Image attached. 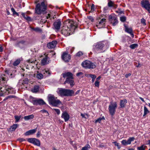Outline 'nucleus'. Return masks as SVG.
I'll list each match as a JSON object with an SVG mask.
<instances>
[{
    "mask_svg": "<svg viewBox=\"0 0 150 150\" xmlns=\"http://www.w3.org/2000/svg\"><path fill=\"white\" fill-rule=\"evenodd\" d=\"M90 148V145L89 144H87L84 147H83L81 150H88Z\"/></svg>",
    "mask_w": 150,
    "mask_h": 150,
    "instance_id": "37",
    "label": "nucleus"
},
{
    "mask_svg": "<svg viewBox=\"0 0 150 150\" xmlns=\"http://www.w3.org/2000/svg\"><path fill=\"white\" fill-rule=\"evenodd\" d=\"M120 20L122 22H124L126 20V17L125 16H122L120 18Z\"/></svg>",
    "mask_w": 150,
    "mask_h": 150,
    "instance_id": "41",
    "label": "nucleus"
},
{
    "mask_svg": "<svg viewBox=\"0 0 150 150\" xmlns=\"http://www.w3.org/2000/svg\"><path fill=\"white\" fill-rule=\"evenodd\" d=\"M108 48L107 43L105 41H100L95 44L93 46V51L96 54L103 53Z\"/></svg>",
    "mask_w": 150,
    "mask_h": 150,
    "instance_id": "2",
    "label": "nucleus"
},
{
    "mask_svg": "<svg viewBox=\"0 0 150 150\" xmlns=\"http://www.w3.org/2000/svg\"><path fill=\"white\" fill-rule=\"evenodd\" d=\"M11 10L12 12L13 13V15H16L17 16H19V14L15 11L14 9L13 8H11Z\"/></svg>",
    "mask_w": 150,
    "mask_h": 150,
    "instance_id": "38",
    "label": "nucleus"
},
{
    "mask_svg": "<svg viewBox=\"0 0 150 150\" xmlns=\"http://www.w3.org/2000/svg\"><path fill=\"white\" fill-rule=\"evenodd\" d=\"M16 98V96H14L10 95L6 97L4 99V100H6L8 99L15 98Z\"/></svg>",
    "mask_w": 150,
    "mask_h": 150,
    "instance_id": "36",
    "label": "nucleus"
},
{
    "mask_svg": "<svg viewBox=\"0 0 150 150\" xmlns=\"http://www.w3.org/2000/svg\"><path fill=\"white\" fill-rule=\"evenodd\" d=\"M94 4H92L91 7V11H93L94 9Z\"/></svg>",
    "mask_w": 150,
    "mask_h": 150,
    "instance_id": "53",
    "label": "nucleus"
},
{
    "mask_svg": "<svg viewBox=\"0 0 150 150\" xmlns=\"http://www.w3.org/2000/svg\"><path fill=\"white\" fill-rule=\"evenodd\" d=\"M134 139L135 138L134 137H129L127 140H123L121 141V142L123 145L126 146L130 144L131 142L133 141Z\"/></svg>",
    "mask_w": 150,
    "mask_h": 150,
    "instance_id": "14",
    "label": "nucleus"
},
{
    "mask_svg": "<svg viewBox=\"0 0 150 150\" xmlns=\"http://www.w3.org/2000/svg\"><path fill=\"white\" fill-rule=\"evenodd\" d=\"M40 134V131H38L36 134L37 137H39Z\"/></svg>",
    "mask_w": 150,
    "mask_h": 150,
    "instance_id": "56",
    "label": "nucleus"
},
{
    "mask_svg": "<svg viewBox=\"0 0 150 150\" xmlns=\"http://www.w3.org/2000/svg\"><path fill=\"white\" fill-rule=\"evenodd\" d=\"M125 31L129 33L132 37H134V35L132 33V29L131 28H129L127 26L125 25Z\"/></svg>",
    "mask_w": 150,
    "mask_h": 150,
    "instance_id": "21",
    "label": "nucleus"
},
{
    "mask_svg": "<svg viewBox=\"0 0 150 150\" xmlns=\"http://www.w3.org/2000/svg\"><path fill=\"white\" fill-rule=\"evenodd\" d=\"M127 103V101L126 99H124L121 100L120 101V108H124L125 107L126 104Z\"/></svg>",
    "mask_w": 150,
    "mask_h": 150,
    "instance_id": "22",
    "label": "nucleus"
},
{
    "mask_svg": "<svg viewBox=\"0 0 150 150\" xmlns=\"http://www.w3.org/2000/svg\"><path fill=\"white\" fill-rule=\"evenodd\" d=\"M27 141L28 142L32 143L36 146H40V140L36 138H28L27 139Z\"/></svg>",
    "mask_w": 150,
    "mask_h": 150,
    "instance_id": "12",
    "label": "nucleus"
},
{
    "mask_svg": "<svg viewBox=\"0 0 150 150\" xmlns=\"http://www.w3.org/2000/svg\"><path fill=\"white\" fill-rule=\"evenodd\" d=\"M131 75V74L130 73H129L128 74H126L125 75V76L126 78H127Z\"/></svg>",
    "mask_w": 150,
    "mask_h": 150,
    "instance_id": "58",
    "label": "nucleus"
},
{
    "mask_svg": "<svg viewBox=\"0 0 150 150\" xmlns=\"http://www.w3.org/2000/svg\"><path fill=\"white\" fill-rule=\"evenodd\" d=\"M31 28L34 31L37 32L41 33L42 31V29L38 27L35 28L31 27Z\"/></svg>",
    "mask_w": 150,
    "mask_h": 150,
    "instance_id": "29",
    "label": "nucleus"
},
{
    "mask_svg": "<svg viewBox=\"0 0 150 150\" xmlns=\"http://www.w3.org/2000/svg\"><path fill=\"white\" fill-rule=\"evenodd\" d=\"M96 86L98 87L99 85V82L98 81H96L94 83Z\"/></svg>",
    "mask_w": 150,
    "mask_h": 150,
    "instance_id": "46",
    "label": "nucleus"
},
{
    "mask_svg": "<svg viewBox=\"0 0 150 150\" xmlns=\"http://www.w3.org/2000/svg\"><path fill=\"white\" fill-rule=\"evenodd\" d=\"M58 92L61 96H75L74 91L69 89L61 88Z\"/></svg>",
    "mask_w": 150,
    "mask_h": 150,
    "instance_id": "6",
    "label": "nucleus"
},
{
    "mask_svg": "<svg viewBox=\"0 0 150 150\" xmlns=\"http://www.w3.org/2000/svg\"><path fill=\"white\" fill-rule=\"evenodd\" d=\"M101 120V117H100L99 118H98V119L96 120L95 123H96L97 122H98V123H100V122Z\"/></svg>",
    "mask_w": 150,
    "mask_h": 150,
    "instance_id": "48",
    "label": "nucleus"
},
{
    "mask_svg": "<svg viewBox=\"0 0 150 150\" xmlns=\"http://www.w3.org/2000/svg\"><path fill=\"white\" fill-rule=\"evenodd\" d=\"M48 100L49 103L53 106L57 107L62 102L59 100L57 99V98H55L53 95H49L48 96Z\"/></svg>",
    "mask_w": 150,
    "mask_h": 150,
    "instance_id": "5",
    "label": "nucleus"
},
{
    "mask_svg": "<svg viewBox=\"0 0 150 150\" xmlns=\"http://www.w3.org/2000/svg\"><path fill=\"white\" fill-rule=\"evenodd\" d=\"M36 131V129H31L27 131L25 134L26 136L29 135L31 134L34 133Z\"/></svg>",
    "mask_w": 150,
    "mask_h": 150,
    "instance_id": "24",
    "label": "nucleus"
},
{
    "mask_svg": "<svg viewBox=\"0 0 150 150\" xmlns=\"http://www.w3.org/2000/svg\"><path fill=\"white\" fill-rule=\"evenodd\" d=\"M76 28L73 21L70 20L67 21L64 23L61 33L65 36L69 35L73 33Z\"/></svg>",
    "mask_w": 150,
    "mask_h": 150,
    "instance_id": "1",
    "label": "nucleus"
},
{
    "mask_svg": "<svg viewBox=\"0 0 150 150\" xmlns=\"http://www.w3.org/2000/svg\"><path fill=\"white\" fill-rule=\"evenodd\" d=\"M62 75L64 78L67 77L64 84L69 83L71 87H73L74 85V81L73 80L74 78L73 74L70 72H66L62 74Z\"/></svg>",
    "mask_w": 150,
    "mask_h": 150,
    "instance_id": "3",
    "label": "nucleus"
},
{
    "mask_svg": "<svg viewBox=\"0 0 150 150\" xmlns=\"http://www.w3.org/2000/svg\"><path fill=\"white\" fill-rule=\"evenodd\" d=\"M87 77H91V78L94 77V76H96L95 75L92 74H86L85 75Z\"/></svg>",
    "mask_w": 150,
    "mask_h": 150,
    "instance_id": "40",
    "label": "nucleus"
},
{
    "mask_svg": "<svg viewBox=\"0 0 150 150\" xmlns=\"http://www.w3.org/2000/svg\"><path fill=\"white\" fill-rule=\"evenodd\" d=\"M117 108V103L116 102H111L108 106L109 111L110 114L113 116L115 114L116 109Z\"/></svg>",
    "mask_w": 150,
    "mask_h": 150,
    "instance_id": "8",
    "label": "nucleus"
},
{
    "mask_svg": "<svg viewBox=\"0 0 150 150\" xmlns=\"http://www.w3.org/2000/svg\"><path fill=\"white\" fill-rule=\"evenodd\" d=\"M146 146L144 145H142L139 147H137V149L138 150H145Z\"/></svg>",
    "mask_w": 150,
    "mask_h": 150,
    "instance_id": "31",
    "label": "nucleus"
},
{
    "mask_svg": "<svg viewBox=\"0 0 150 150\" xmlns=\"http://www.w3.org/2000/svg\"><path fill=\"white\" fill-rule=\"evenodd\" d=\"M96 76H94V77H93L92 78V83H93L94 82L95 79L96 78Z\"/></svg>",
    "mask_w": 150,
    "mask_h": 150,
    "instance_id": "57",
    "label": "nucleus"
},
{
    "mask_svg": "<svg viewBox=\"0 0 150 150\" xmlns=\"http://www.w3.org/2000/svg\"><path fill=\"white\" fill-rule=\"evenodd\" d=\"M141 22L144 25H145L146 24V20L143 18L141 19Z\"/></svg>",
    "mask_w": 150,
    "mask_h": 150,
    "instance_id": "43",
    "label": "nucleus"
},
{
    "mask_svg": "<svg viewBox=\"0 0 150 150\" xmlns=\"http://www.w3.org/2000/svg\"><path fill=\"white\" fill-rule=\"evenodd\" d=\"M139 99H140L141 100H142V102H145V101H144V99H143V98H142L141 97H139Z\"/></svg>",
    "mask_w": 150,
    "mask_h": 150,
    "instance_id": "62",
    "label": "nucleus"
},
{
    "mask_svg": "<svg viewBox=\"0 0 150 150\" xmlns=\"http://www.w3.org/2000/svg\"><path fill=\"white\" fill-rule=\"evenodd\" d=\"M57 43V42L56 41H53L49 43L47 45V47L49 49L53 48L56 46Z\"/></svg>",
    "mask_w": 150,
    "mask_h": 150,
    "instance_id": "18",
    "label": "nucleus"
},
{
    "mask_svg": "<svg viewBox=\"0 0 150 150\" xmlns=\"http://www.w3.org/2000/svg\"><path fill=\"white\" fill-rule=\"evenodd\" d=\"M83 73L82 72H79L76 74V75L77 76H82L83 75Z\"/></svg>",
    "mask_w": 150,
    "mask_h": 150,
    "instance_id": "47",
    "label": "nucleus"
},
{
    "mask_svg": "<svg viewBox=\"0 0 150 150\" xmlns=\"http://www.w3.org/2000/svg\"><path fill=\"white\" fill-rule=\"evenodd\" d=\"M144 112L143 116L146 115L149 112V111L146 106H144Z\"/></svg>",
    "mask_w": 150,
    "mask_h": 150,
    "instance_id": "34",
    "label": "nucleus"
},
{
    "mask_svg": "<svg viewBox=\"0 0 150 150\" xmlns=\"http://www.w3.org/2000/svg\"><path fill=\"white\" fill-rule=\"evenodd\" d=\"M142 6L149 13H150V3L147 0H143L141 1Z\"/></svg>",
    "mask_w": 150,
    "mask_h": 150,
    "instance_id": "11",
    "label": "nucleus"
},
{
    "mask_svg": "<svg viewBox=\"0 0 150 150\" xmlns=\"http://www.w3.org/2000/svg\"><path fill=\"white\" fill-rule=\"evenodd\" d=\"M18 126V125L17 124H14L13 125L11 126V127L9 129V131H14Z\"/></svg>",
    "mask_w": 150,
    "mask_h": 150,
    "instance_id": "26",
    "label": "nucleus"
},
{
    "mask_svg": "<svg viewBox=\"0 0 150 150\" xmlns=\"http://www.w3.org/2000/svg\"><path fill=\"white\" fill-rule=\"evenodd\" d=\"M114 143L115 144V145L117 146L118 149H120V146L119 145V144L118 143H117L116 142H114Z\"/></svg>",
    "mask_w": 150,
    "mask_h": 150,
    "instance_id": "51",
    "label": "nucleus"
},
{
    "mask_svg": "<svg viewBox=\"0 0 150 150\" xmlns=\"http://www.w3.org/2000/svg\"><path fill=\"white\" fill-rule=\"evenodd\" d=\"M29 63H35V62L36 61V60H32L31 59H28L27 61Z\"/></svg>",
    "mask_w": 150,
    "mask_h": 150,
    "instance_id": "42",
    "label": "nucleus"
},
{
    "mask_svg": "<svg viewBox=\"0 0 150 150\" xmlns=\"http://www.w3.org/2000/svg\"><path fill=\"white\" fill-rule=\"evenodd\" d=\"M30 98H32V100L31 101V102L34 105H43L46 104L45 103L42 99H37L35 98H33L32 96H30Z\"/></svg>",
    "mask_w": 150,
    "mask_h": 150,
    "instance_id": "10",
    "label": "nucleus"
},
{
    "mask_svg": "<svg viewBox=\"0 0 150 150\" xmlns=\"http://www.w3.org/2000/svg\"><path fill=\"white\" fill-rule=\"evenodd\" d=\"M37 77L39 79H41L43 78V75L41 73H38L37 75Z\"/></svg>",
    "mask_w": 150,
    "mask_h": 150,
    "instance_id": "39",
    "label": "nucleus"
},
{
    "mask_svg": "<svg viewBox=\"0 0 150 150\" xmlns=\"http://www.w3.org/2000/svg\"><path fill=\"white\" fill-rule=\"evenodd\" d=\"M50 14H47V16H46V18L48 19L50 17Z\"/></svg>",
    "mask_w": 150,
    "mask_h": 150,
    "instance_id": "63",
    "label": "nucleus"
},
{
    "mask_svg": "<svg viewBox=\"0 0 150 150\" xmlns=\"http://www.w3.org/2000/svg\"><path fill=\"white\" fill-rule=\"evenodd\" d=\"M52 110H54L58 115L60 114V110L59 109H57L53 108L52 109Z\"/></svg>",
    "mask_w": 150,
    "mask_h": 150,
    "instance_id": "44",
    "label": "nucleus"
},
{
    "mask_svg": "<svg viewBox=\"0 0 150 150\" xmlns=\"http://www.w3.org/2000/svg\"><path fill=\"white\" fill-rule=\"evenodd\" d=\"M8 80L7 77L2 76L0 77V83L2 82L4 83H6Z\"/></svg>",
    "mask_w": 150,
    "mask_h": 150,
    "instance_id": "25",
    "label": "nucleus"
},
{
    "mask_svg": "<svg viewBox=\"0 0 150 150\" xmlns=\"http://www.w3.org/2000/svg\"><path fill=\"white\" fill-rule=\"evenodd\" d=\"M44 71L43 73L44 74H45V73H47V76L49 75H50V72H49V71L48 70V71H47V70H45V71Z\"/></svg>",
    "mask_w": 150,
    "mask_h": 150,
    "instance_id": "52",
    "label": "nucleus"
},
{
    "mask_svg": "<svg viewBox=\"0 0 150 150\" xmlns=\"http://www.w3.org/2000/svg\"><path fill=\"white\" fill-rule=\"evenodd\" d=\"M47 6L45 5L44 1L42 2L41 4H38L36 6V13L38 14L44 13L47 9Z\"/></svg>",
    "mask_w": 150,
    "mask_h": 150,
    "instance_id": "4",
    "label": "nucleus"
},
{
    "mask_svg": "<svg viewBox=\"0 0 150 150\" xmlns=\"http://www.w3.org/2000/svg\"><path fill=\"white\" fill-rule=\"evenodd\" d=\"M109 19L110 21H111V20H112V18H113V17H112L110 15L109 16Z\"/></svg>",
    "mask_w": 150,
    "mask_h": 150,
    "instance_id": "59",
    "label": "nucleus"
},
{
    "mask_svg": "<svg viewBox=\"0 0 150 150\" xmlns=\"http://www.w3.org/2000/svg\"><path fill=\"white\" fill-rule=\"evenodd\" d=\"M138 46V45L137 44L134 43L131 45H130L129 47L132 49H133Z\"/></svg>",
    "mask_w": 150,
    "mask_h": 150,
    "instance_id": "35",
    "label": "nucleus"
},
{
    "mask_svg": "<svg viewBox=\"0 0 150 150\" xmlns=\"http://www.w3.org/2000/svg\"><path fill=\"white\" fill-rule=\"evenodd\" d=\"M21 15L24 18H25V13H22Z\"/></svg>",
    "mask_w": 150,
    "mask_h": 150,
    "instance_id": "61",
    "label": "nucleus"
},
{
    "mask_svg": "<svg viewBox=\"0 0 150 150\" xmlns=\"http://www.w3.org/2000/svg\"><path fill=\"white\" fill-rule=\"evenodd\" d=\"M39 89V86L38 85H36L34 86L33 88L32 89L31 91L33 93H36L38 91Z\"/></svg>",
    "mask_w": 150,
    "mask_h": 150,
    "instance_id": "28",
    "label": "nucleus"
},
{
    "mask_svg": "<svg viewBox=\"0 0 150 150\" xmlns=\"http://www.w3.org/2000/svg\"><path fill=\"white\" fill-rule=\"evenodd\" d=\"M83 54V53L82 52L79 51L76 53L75 56L76 57H80L82 56Z\"/></svg>",
    "mask_w": 150,
    "mask_h": 150,
    "instance_id": "33",
    "label": "nucleus"
},
{
    "mask_svg": "<svg viewBox=\"0 0 150 150\" xmlns=\"http://www.w3.org/2000/svg\"><path fill=\"white\" fill-rule=\"evenodd\" d=\"M18 140L20 142H22L23 141H25V139L23 138H20L18 139Z\"/></svg>",
    "mask_w": 150,
    "mask_h": 150,
    "instance_id": "54",
    "label": "nucleus"
},
{
    "mask_svg": "<svg viewBox=\"0 0 150 150\" xmlns=\"http://www.w3.org/2000/svg\"><path fill=\"white\" fill-rule=\"evenodd\" d=\"M80 91V90H78L75 93V95L79 93Z\"/></svg>",
    "mask_w": 150,
    "mask_h": 150,
    "instance_id": "64",
    "label": "nucleus"
},
{
    "mask_svg": "<svg viewBox=\"0 0 150 150\" xmlns=\"http://www.w3.org/2000/svg\"><path fill=\"white\" fill-rule=\"evenodd\" d=\"M110 22L113 26L116 25L118 23L117 18L115 16H113L112 20H111Z\"/></svg>",
    "mask_w": 150,
    "mask_h": 150,
    "instance_id": "23",
    "label": "nucleus"
},
{
    "mask_svg": "<svg viewBox=\"0 0 150 150\" xmlns=\"http://www.w3.org/2000/svg\"><path fill=\"white\" fill-rule=\"evenodd\" d=\"M88 18L89 20H91V21L92 22H93L94 21V20L93 18V17H92L91 16H88Z\"/></svg>",
    "mask_w": 150,
    "mask_h": 150,
    "instance_id": "49",
    "label": "nucleus"
},
{
    "mask_svg": "<svg viewBox=\"0 0 150 150\" xmlns=\"http://www.w3.org/2000/svg\"><path fill=\"white\" fill-rule=\"evenodd\" d=\"M61 117L63 118L65 122L67 121L69 119V115L67 112L62 113Z\"/></svg>",
    "mask_w": 150,
    "mask_h": 150,
    "instance_id": "16",
    "label": "nucleus"
},
{
    "mask_svg": "<svg viewBox=\"0 0 150 150\" xmlns=\"http://www.w3.org/2000/svg\"><path fill=\"white\" fill-rule=\"evenodd\" d=\"M106 22V19L104 18H102L98 23L96 25V26L99 28H100L105 26V24Z\"/></svg>",
    "mask_w": 150,
    "mask_h": 150,
    "instance_id": "15",
    "label": "nucleus"
},
{
    "mask_svg": "<svg viewBox=\"0 0 150 150\" xmlns=\"http://www.w3.org/2000/svg\"><path fill=\"white\" fill-rule=\"evenodd\" d=\"M101 78V77L100 76H99L98 77V78L96 79V81H98Z\"/></svg>",
    "mask_w": 150,
    "mask_h": 150,
    "instance_id": "60",
    "label": "nucleus"
},
{
    "mask_svg": "<svg viewBox=\"0 0 150 150\" xmlns=\"http://www.w3.org/2000/svg\"><path fill=\"white\" fill-rule=\"evenodd\" d=\"M82 66L86 69H93L96 67V64L95 63L88 60H86L81 63Z\"/></svg>",
    "mask_w": 150,
    "mask_h": 150,
    "instance_id": "7",
    "label": "nucleus"
},
{
    "mask_svg": "<svg viewBox=\"0 0 150 150\" xmlns=\"http://www.w3.org/2000/svg\"><path fill=\"white\" fill-rule=\"evenodd\" d=\"M28 83V79L26 78L23 80V84H26Z\"/></svg>",
    "mask_w": 150,
    "mask_h": 150,
    "instance_id": "45",
    "label": "nucleus"
},
{
    "mask_svg": "<svg viewBox=\"0 0 150 150\" xmlns=\"http://www.w3.org/2000/svg\"><path fill=\"white\" fill-rule=\"evenodd\" d=\"M21 115L18 116L15 115L14 116V118L15 119V122L16 123L19 122L21 118Z\"/></svg>",
    "mask_w": 150,
    "mask_h": 150,
    "instance_id": "32",
    "label": "nucleus"
},
{
    "mask_svg": "<svg viewBox=\"0 0 150 150\" xmlns=\"http://www.w3.org/2000/svg\"><path fill=\"white\" fill-rule=\"evenodd\" d=\"M13 88L7 85H5L4 86L0 88V91L2 92L1 96L3 95L4 93H6V91L8 92V93H13Z\"/></svg>",
    "mask_w": 150,
    "mask_h": 150,
    "instance_id": "9",
    "label": "nucleus"
},
{
    "mask_svg": "<svg viewBox=\"0 0 150 150\" xmlns=\"http://www.w3.org/2000/svg\"><path fill=\"white\" fill-rule=\"evenodd\" d=\"M25 19L29 21H31V18L30 17L28 16H26V17H25Z\"/></svg>",
    "mask_w": 150,
    "mask_h": 150,
    "instance_id": "50",
    "label": "nucleus"
},
{
    "mask_svg": "<svg viewBox=\"0 0 150 150\" xmlns=\"http://www.w3.org/2000/svg\"><path fill=\"white\" fill-rule=\"evenodd\" d=\"M61 24V22L60 21L54 22L53 24L54 28L57 30H58L60 28Z\"/></svg>",
    "mask_w": 150,
    "mask_h": 150,
    "instance_id": "20",
    "label": "nucleus"
},
{
    "mask_svg": "<svg viewBox=\"0 0 150 150\" xmlns=\"http://www.w3.org/2000/svg\"><path fill=\"white\" fill-rule=\"evenodd\" d=\"M34 117V115H31L27 116H25L24 118L25 120H28L30 119H33Z\"/></svg>",
    "mask_w": 150,
    "mask_h": 150,
    "instance_id": "27",
    "label": "nucleus"
},
{
    "mask_svg": "<svg viewBox=\"0 0 150 150\" xmlns=\"http://www.w3.org/2000/svg\"><path fill=\"white\" fill-rule=\"evenodd\" d=\"M62 59L65 62H68L71 58L70 54L67 52H63L61 56Z\"/></svg>",
    "mask_w": 150,
    "mask_h": 150,
    "instance_id": "13",
    "label": "nucleus"
},
{
    "mask_svg": "<svg viewBox=\"0 0 150 150\" xmlns=\"http://www.w3.org/2000/svg\"><path fill=\"white\" fill-rule=\"evenodd\" d=\"M50 62V58L47 56H45V57L41 61V64L42 65H45L48 64Z\"/></svg>",
    "mask_w": 150,
    "mask_h": 150,
    "instance_id": "17",
    "label": "nucleus"
},
{
    "mask_svg": "<svg viewBox=\"0 0 150 150\" xmlns=\"http://www.w3.org/2000/svg\"><path fill=\"white\" fill-rule=\"evenodd\" d=\"M20 62V59H18L13 62V64L14 66H17L19 64Z\"/></svg>",
    "mask_w": 150,
    "mask_h": 150,
    "instance_id": "30",
    "label": "nucleus"
},
{
    "mask_svg": "<svg viewBox=\"0 0 150 150\" xmlns=\"http://www.w3.org/2000/svg\"><path fill=\"white\" fill-rule=\"evenodd\" d=\"M108 6L109 7H112L114 8H116L117 6V5L114 4L113 2L111 0H108Z\"/></svg>",
    "mask_w": 150,
    "mask_h": 150,
    "instance_id": "19",
    "label": "nucleus"
},
{
    "mask_svg": "<svg viewBox=\"0 0 150 150\" xmlns=\"http://www.w3.org/2000/svg\"><path fill=\"white\" fill-rule=\"evenodd\" d=\"M40 111L41 112H42V113L46 112L48 114V115H49V113H48V112L47 111V110H41Z\"/></svg>",
    "mask_w": 150,
    "mask_h": 150,
    "instance_id": "55",
    "label": "nucleus"
}]
</instances>
